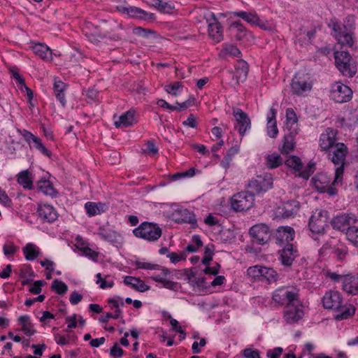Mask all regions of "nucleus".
<instances>
[{"instance_id": "nucleus-1", "label": "nucleus", "mask_w": 358, "mask_h": 358, "mask_svg": "<svg viewBox=\"0 0 358 358\" xmlns=\"http://www.w3.org/2000/svg\"><path fill=\"white\" fill-rule=\"evenodd\" d=\"M329 159L338 167L335 170V177L333 185L341 184L344 173V164L348 153L347 148L344 143H338L334 149L329 151Z\"/></svg>"}, {"instance_id": "nucleus-2", "label": "nucleus", "mask_w": 358, "mask_h": 358, "mask_svg": "<svg viewBox=\"0 0 358 358\" xmlns=\"http://www.w3.org/2000/svg\"><path fill=\"white\" fill-rule=\"evenodd\" d=\"M334 59L336 67L343 76L352 78L357 73L356 64L348 52L336 51Z\"/></svg>"}, {"instance_id": "nucleus-3", "label": "nucleus", "mask_w": 358, "mask_h": 358, "mask_svg": "<svg viewBox=\"0 0 358 358\" xmlns=\"http://www.w3.org/2000/svg\"><path fill=\"white\" fill-rule=\"evenodd\" d=\"M329 213L322 209H316L312 214L308 222V228L312 234V237L316 240L315 235H323L325 233V227H327Z\"/></svg>"}, {"instance_id": "nucleus-4", "label": "nucleus", "mask_w": 358, "mask_h": 358, "mask_svg": "<svg viewBox=\"0 0 358 358\" xmlns=\"http://www.w3.org/2000/svg\"><path fill=\"white\" fill-rule=\"evenodd\" d=\"M333 31L332 35L338 43L342 46L352 47L354 44L355 33L352 30L347 29L346 25H341V23L331 20L329 24Z\"/></svg>"}, {"instance_id": "nucleus-5", "label": "nucleus", "mask_w": 358, "mask_h": 358, "mask_svg": "<svg viewBox=\"0 0 358 358\" xmlns=\"http://www.w3.org/2000/svg\"><path fill=\"white\" fill-rule=\"evenodd\" d=\"M133 234L137 238L154 242L162 236V231L157 224L143 222L133 230Z\"/></svg>"}, {"instance_id": "nucleus-6", "label": "nucleus", "mask_w": 358, "mask_h": 358, "mask_svg": "<svg viewBox=\"0 0 358 358\" xmlns=\"http://www.w3.org/2000/svg\"><path fill=\"white\" fill-rule=\"evenodd\" d=\"M273 299L279 305L285 306L298 303L300 301L299 289L289 287H281L273 292Z\"/></svg>"}, {"instance_id": "nucleus-7", "label": "nucleus", "mask_w": 358, "mask_h": 358, "mask_svg": "<svg viewBox=\"0 0 358 358\" xmlns=\"http://www.w3.org/2000/svg\"><path fill=\"white\" fill-rule=\"evenodd\" d=\"M255 203V194L250 191H243L234 194L231 199L232 209L245 211L250 209Z\"/></svg>"}, {"instance_id": "nucleus-8", "label": "nucleus", "mask_w": 358, "mask_h": 358, "mask_svg": "<svg viewBox=\"0 0 358 358\" xmlns=\"http://www.w3.org/2000/svg\"><path fill=\"white\" fill-rule=\"evenodd\" d=\"M205 19L208 24V33L209 37L215 42L220 43L224 38L223 28L215 15L209 12L205 15Z\"/></svg>"}, {"instance_id": "nucleus-9", "label": "nucleus", "mask_w": 358, "mask_h": 358, "mask_svg": "<svg viewBox=\"0 0 358 358\" xmlns=\"http://www.w3.org/2000/svg\"><path fill=\"white\" fill-rule=\"evenodd\" d=\"M273 187V178L271 174L258 176L255 179L251 180L248 188L255 194L266 192Z\"/></svg>"}, {"instance_id": "nucleus-10", "label": "nucleus", "mask_w": 358, "mask_h": 358, "mask_svg": "<svg viewBox=\"0 0 358 358\" xmlns=\"http://www.w3.org/2000/svg\"><path fill=\"white\" fill-rule=\"evenodd\" d=\"M358 221L357 216L353 213H341L333 217L331 220L332 227L338 231H348Z\"/></svg>"}, {"instance_id": "nucleus-11", "label": "nucleus", "mask_w": 358, "mask_h": 358, "mask_svg": "<svg viewBox=\"0 0 358 358\" xmlns=\"http://www.w3.org/2000/svg\"><path fill=\"white\" fill-rule=\"evenodd\" d=\"M305 75L296 73L292 80L291 89L293 94L298 96H305L310 92L312 84Z\"/></svg>"}, {"instance_id": "nucleus-12", "label": "nucleus", "mask_w": 358, "mask_h": 358, "mask_svg": "<svg viewBox=\"0 0 358 358\" xmlns=\"http://www.w3.org/2000/svg\"><path fill=\"white\" fill-rule=\"evenodd\" d=\"M352 95V90L341 83H336L331 87V98L337 103H342L350 101Z\"/></svg>"}, {"instance_id": "nucleus-13", "label": "nucleus", "mask_w": 358, "mask_h": 358, "mask_svg": "<svg viewBox=\"0 0 358 358\" xmlns=\"http://www.w3.org/2000/svg\"><path fill=\"white\" fill-rule=\"evenodd\" d=\"M250 234L257 243L264 245L270 240L271 231L266 224H259L250 229Z\"/></svg>"}, {"instance_id": "nucleus-14", "label": "nucleus", "mask_w": 358, "mask_h": 358, "mask_svg": "<svg viewBox=\"0 0 358 358\" xmlns=\"http://www.w3.org/2000/svg\"><path fill=\"white\" fill-rule=\"evenodd\" d=\"M322 301L325 309L335 310L341 308L343 299L338 291L329 290L325 292Z\"/></svg>"}, {"instance_id": "nucleus-15", "label": "nucleus", "mask_w": 358, "mask_h": 358, "mask_svg": "<svg viewBox=\"0 0 358 358\" xmlns=\"http://www.w3.org/2000/svg\"><path fill=\"white\" fill-rule=\"evenodd\" d=\"M301 302L285 306L284 310V319L287 323H296L303 315Z\"/></svg>"}, {"instance_id": "nucleus-16", "label": "nucleus", "mask_w": 358, "mask_h": 358, "mask_svg": "<svg viewBox=\"0 0 358 358\" xmlns=\"http://www.w3.org/2000/svg\"><path fill=\"white\" fill-rule=\"evenodd\" d=\"M233 115L236 121V127H238L240 135L243 136L248 129H250V120L246 113L240 108H236L233 111Z\"/></svg>"}, {"instance_id": "nucleus-17", "label": "nucleus", "mask_w": 358, "mask_h": 358, "mask_svg": "<svg viewBox=\"0 0 358 358\" xmlns=\"http://www.w3.org/2000/svg\"><path fill=\"white\" fill-rule=\"evenodd\" d=\"M116 9L123 13L129 15L131 17H136L141 20L152 19L154 15L152 13H148L144 10L135 6H117Z\"/></svg>"}, {"instance_id": "nucleus-18", "label": "nucleus", "mask_w": 358, "mask_h": 358, "mask_svg": "<svg viewBox=\"0 0 358 358\" xmlns=\"http://www.w3.org/2000/svg\"><path fill=\"white\" fill-rule=\"evenodd\" d=\"M336 132L331 128H327L320 137V147L322 151H329L336 145Z\"/></svg>"}, {"instance_id": "nucleus-19", "label": "nucleus", "mask_w": 358, "mask_h": 358, "mask_svg": "<svg viewBox=\"0 0 358 358\" xmlns=\"http://www.w3.org/2000/svg\"><path fill=\"white\" fill-rule=\"evenodd\" d=\"M294 236V230L291 227H279L276 230V243L280 246L290 244Z\"/></svg>"}, {"instance_id": "nucleus-20", "label": "nucleus", "mask_w": 358, "mask_h": 358, "mask_svg": "<svg viewBox=\"0 0 358 358\" xmlns=\"http://www.w3.org/2000/svg\"><path fill=\"white\" fill-rule=\"evenodd\" d=\"M297 256V250L292 244H287L280 251V261L284 266H289Z\"/></svg>"}, {"instance_id": "nucleus-21", "label": "nucleus", "mask_w": 358, "mask_h": 358, "mask_svg": "<svg viewBox=\"0 0 358 358\" xmlns=\"http://www.w3.org/2000/svg\"><path fill=\"white\" fill-rule=\"evenodd\" d=\"M38 216L43 220L48 222H52L57 218V213L55 208L50 205L39 206L37 210Z\"/></svg>"}, {"instance_id": "nucleus-22", "label": "nucleus", "mask_w": 358, "mask_h": 358, "mask_svg": "<svg viewBox=\"0 0 358 358\" xmlns=\"http://www.w3.org/2000/svg\"><path fill=\"white\" fill-rule=\"evenodd\" d=\"M299 209V203L292 200L278 208V213L284 218H289L297 213Z\"/></svg>"}, {"instance_id": "nucleus-23", "label": "nucleus", "mask_w": 358, "mask_h": 358, "mask_svg": "<svg viewBox=\"0 0 358 358\" xmlns=\"http://www.w3.org/2000/svg\"><path fill=\"white\" fill-rule=\"evenodd\" d=\"M296 134H293V131H289L287 134L285 135L282 145L279 148L281 154L287 155L294 150L296 145L295 136Z\"/></svg>"}, {"instance_id": "nucleus-24", "label": "nucleus", "mask_w": 358, "mask_h": 358, "mask_svg": "<svg viewBox=\"0 0 358 358\" xmlns=\"http://www.w3.org/2000/svg\"><path fill=\"white\" fill-rule=\"evenodd\" d=\"M241 55V50L236 45L228 43L222 45V48L218 54L222 59H227L229 57H239Z\"/></svg>"}, {"instance_id": "nucleus-25", "label": "nucleus", "mask_w": 358, "mask_h": 358, "mask_svg": "<svg viewBox=\"0 0 358 358\" xmlns=\"http://www.w3.org/2000/svg\"><path fill=\"white\" fill-rule=\"evenodd\" d=\"M337 314L335 315L334 317L337 320H346L353 315L355 313V307L351 304L344 303L343 301L341 308L335 310Z\"/></svg>"}, {"instance_id": "nucleus-26", "label": "nucleus", "mask_w": 358, "mask_h": 358, "mask_svg": "<svg viewBox=\"0 0 358 358\" xmlns=\"http://www.w3.org/2000/svg\"><path fill=\"white\" fill-rule=\"evenodd\" d=\"M285 127L289 131H293V134H298L297 117L292 108H287L286 110Z\"/></svg>"}, {"instance_id": "nucleus-27", "label": "nucleus", "mask_w": 358, "mask_h": 358, "mask_svg": "<svg viewBox=\"0 0 358 358\" xmlns=\"http://www.w3.org/2000/svg\"><path fill=\"white\" fill-rule=\"evenodd\" d=\"M343 289L346 292L357 295L358 294V275L350 278H343Z\"/></svg>"}, {"instance_id": "nucleus-28", "label": "nucleus", "mask_w": 358, "mask_h": 358, "mask_svg": "<svg viewBox=\"0 0 358 358\" xmlns=\"http://www.w3.org/2000/svg\"><path fill=\"white\" fill-rule=\"evenodd\" d=\"M275 115L276 110L271 108L270 109V115L267 117V134L271 138H275L278 134Z\"/></svg>"}, {"instance_id": "nucleus-29", "label": "nucleus", "mask_w": 358, "mask_h": 358, "mask_svg": "<svg viewBox=\"0 0 358 358\" xmlns=\"http://www.w3.org/2000/svg\"><path fill=\"white\" fill-rule=\"evenodd\" d=\"M124 283L141 292L150 289V286L145 285L143 280L133 276H126L124 279Z\"/></svg>"}, {"instance_id": "nucleus-30", "label": "nucleus", "mask_w": 358, "mask_h": 358, "mask_svg": "<svg viewBox=\"0 0 358 358\" xmlns=\"http://www.w3.org/2000/svg\"><path fill=\"white\" fill-rule=\"evenodd\" d=\"M134 110H129L120 116L119 120L115 121L114 124L117 128L121 127H128L135 122Z\"/></svg>"}, {"instance_id": "nucleus-31", "label": "nucleus", "mask_w": 358, "mask_h": 358, "mask_svg": "<svg viewBox=\"0 0 358 358\" xmlns=\"http://www.w3.org/2000/svg\"><path fill=\"white\" fill-rule=\"evenodd\" d=\"M315 188L320 192H324L327 187L330 184V180L326 174H317L312 178Z\"/></svg>"}, {"instance_id": "nucleus-32", "label": "nucleus", "mask_w": 358, "mask_h": 358, "mask_svg": "<svg viewBox=\"0 0 358 358\" xmlns=\"http://www.w3.org/2000/svg\"><path fill=\"white\" fill-rule=\"evenodd\" d=\"M24 257L28 261H33L40 255L39 248L34 243H29L22 248Z\"/></svg>"}, {"instance_id": "nucleus-33", "label": "nucleus", "mask_w": 358, "mask_h": 358, "mask_svg": "<svg viewBox=\"0 0 358 358\" xmlns=\"http://www.w3.org/2000/svg\"><path fill=\"white\" fill-rule=\"evenodd\" d=\"M248 73V65L246 62L243 59L238 60L236 65L235 77L238 81H244Z\"/></svg>"}, {"instance_id": "nucleus-34", "label": "nucleus", "mask_w": 358, "mask_h": 358, "mask_svg": "<svg viewBox=\"0 0 358 358\" xmlns=\"http://www.w3.org/2000/svg\"><path fill=\"white\" fill-rule=\"evenodd\" d=\"M66 88V85L61 80H56L54 83V92L56 98L58 101L62 103V106H65L66 105V99L64 90Z\"/></svg>"}, {"instance_id": "nucleus-35", "label": "nucleus", "mask_w": 358, "mask_h": 358, "mask_svg": "<svg viewBox=\"0 0 358 358\" xmlns=\"http://www.w3.org/2000/svg\"><path fill=\"white\" fill-rule=\"evenodd\" d=\"M178 213L180 215V222L189 223L192 224L193 227H196L197 220L193 212L189 210L187 208H185L178 210ZM178 222H180L179 220Z\"/></svg>"}, {"instance_id": "nucleus-36", "label": "nucleus", "mask_w": 358, "mask_h": 358, "mask_svg": "<svg viewBox=\"0 0 358 358\" xmlns=\"http://www.w3.org/2000/svg\"><path fill=\"white\" fill-rule=\"evenodd\" d=\"M34 52L43 59H52V52L50 49L44 44L38 43L33 47Z\"/></svg>"}, {"instance_id": "nucleus-37", "label": "nucleus", "mask_w": 358, "mask_h": 358, "mask_svg": "<svg viewBox=\"0 0 358 358\" xmlns=\"http://www.w3.org/2000/svg\"><path fill=\"white\" fill-rule=\"evenodd\" d=\"M17 182L24 189H31L33 188V182L28 170L22 171L18 173Z\"/></svg>"}, {"instance_id": "nucleus-38", "label": "nucleus", "mask_w": 358, "mask_h": 358, "mask_svg": "<svg viewBox=\"0 0 358 358\" xmlns=\"http://www.w3.org/2000/svg\"><path fill=\"white\" fill-rule=\"evenodd\" d=\"M278 278L279 275L274 269L264 266L262 273V280L260 281H266L268 283H273L277 282Z\"/></svg>"}, {"instance_id": "nucleus-39", "label": "nucleus", "mask_w": 358, "mask_h": 358, "mask_svg": "<svg viewBox=\"0 0 358 358\" xmlns=\"http://www.w3.org/2000/svg\"><path fill=\"white\" fill-rule=\"evenodd\" d=\"M38 189L45 194L54 196L56 195V191L49 180H41L38 182Z\"/></svg>"}, {"instance_id": "nucleus-40", "label": "nucleus", "mask_w": 358, "mask_h": 358, "mask_svg": "<svg viewBox=\"0 0 358 358\" xmlns=\"http://www.w3.org/2000/svg\"><path fill=\"white\" fill-rule=\"evenodd\" d=\"M283 159L278 154L268 155L266 157V166L269 169H275L282 164Z\"/></svg>"}, {"instance_id": "nucleus-41", "label": "nucleus", "mask_w": 358, "mask_h": 358, "mask_svg": "<svg viewBox=\"0 0 358 358\" xmlns=\"http://www.w3.org/2000/svg\"><path fill=\"white\" fill-rule=\"evenodd\" d=\"M285 164L294 171L300 172L302 170L303 163L301 159L295 155L288 158L285 162Z\"/></svg>"}, {"instance_id": "nucleus-42", "label": "nucleus", "mask_w": 358, "mask_h": 358, "mask_svg": "<svg viewBox=\"0 0 358 358\" xmlns=\"http://www.w3.org/2000/svg\"><path fill=\"white\" fill-rule=\"evenodd\" d=\"M234 15L242 18L245 20L247 22L250 23L252 24H256L258 22V15L256 13H247L245 11H238L235 12Z\"/></svg>"}, {"instance_id": "nucleus-43", "label": "nucleus", "mask_w": 358, "mask_h": 358, "mask_svg": "<svg viewBox=\"0 0 358 358\" xmlns=\"http://www.w3.org/2000/svg\"><path fill=\"white\" fill-rule=\"evenodd\" d=\"M263 269L264 266L259 265L250 266L247 270V274L255 280L260 281Z\"/></svg>"}, {"instance_id": "nucleus-44", "label": "nucleus", "mask_w": 358, "mask_h": 358, "mask_svg": "<svg viewBox=\"0 0 358 358\" xmlns=\"http://www.w3.org/2000/svg\"><path fill=\"white\" fill-rule=\"evenodd\" d=\"M102 207L103 205L101 203L98 204L93 202H87L85 205V208L89 216H94L96 215L100 214L101 208Z\"/></svg>"}, {"instance_id": "nucleus-45", "label": "nucleus", "mask_w": 358, "mask_h": 358, "mask_svg": "<svg viewBox=\"0 0 358 358\" xmlns=\"http://www.w3.org/2000/svg\"><path fill=\"white\" fill-rule=\"evenodd\" d=\"M347 239L355 247L358 248V227L350 228L346 232Z\"/></svg>"}, {"instance_id": "nucleus-46", "label": "nucleus", "mask_w": 358, "mask_h": 358, "mask_svg": "<svg viewBox=\"0 0 358 358\" xmlns=\"http://www.w3.org/2000/svg\"><path fill=\"white\" fill-rule=\"evenodd\" d=\"M51 288L52 290L55 291L58 294L63 295L64 294L67 290V285L62 281L55 279L51 285Z\"/></svg>"}, {"instance_id": "nucleus-47", "label": "nucleus", "mask_w": 358, "mask_h": 358, "mask_svg": "<svg viewBox=\"0 0 358 358\" xmlns=\"http://www.w3.org/2000/svg\"><path fill=\"white\" fill-rule=\"evenodd\" d=\"M132 33L139 37L149 38L151 35H155V31L149 29H145L141 27H137L133 29Z\"/></svg>"}, {"instance_id": "nucleus-48", "label": "nucleus", "mask_w": 358, "mask_h": 358, "mask_svg": "<svg viewBox=\"0 0 358 358\" xmlns=\"http://www.w3.org/2000/svg\"><path fill=\"white\" fill-rule=\"evenodd\" d=\"M153 6L162 13H170L173 8L170 3L162 0H154Z\"/></svg>"}, {"instance_id": "nucleus-49", "label": "nucleus", "mask_w": 358, "mask_h": 358, "mask_svg": "<svg viewBox=\"0 0 358 358\" xmlns=\"http://www.w3.org/2000/svg\"><path fill=\"white\" fill-rule=\"evenodd\" d=\"M159 270H161L160 273H155L150 277V278L155 282L162 283L166 280V277L170 274V271L165 267L161 266Z\"/></svg>"}, {"instance_id": "nucleus-50", "label": "nucleus", "mask_w": 358, "mask_h": 358, "mask_svg": "<svg viewBox=\"0 0 358 358\" xmlns=\"http://www.w3.org/2000/svg\"><path fill=\"white\" fill-rule=\"evenodd\" d=\"M213 250H214L213 245H208L205 247L204 256L202 259L203 264L206 265V266H208L209 264V262L213 259Z\"/></svg>"}, {"instance_id": "nucleus-51", "label": "nucleus", "mask_w": 358, "mask_h": 358, "mask_svg": "<svg viewBox=\"0 0 358 358\" xmlns=\"http://www.w3.org/2000/svg\"><path fill=\"white\" fill-rule=\"evenodd\" d=\"M182 88V84L180 82H175L173 84L167 85L165 86V90L169 94L176 96L178 92Z\"/></svg>"}, {"instance_id": "nucleus-52", "label": "nucleus", "mask_w": 358, "mask_h": 358, "mask_svg": "<svg viewBox=\"0 0 358 358\" xmlns=\"http://www.w3.org/2000/svg\"><path fill=\"white\" fill-rule=\"evenodd\" d=\"M46 282L44 280H36L34 282L33 285L29 289V292L34 294H38L42 291V286H43Z\"/></svg>"}, {"instance_id": "nucleus-53", "label": "nucleus", "mask_w": 358, "mask_h": 358, "mask_svg": "<svg viewBox=\"0 0 358 358\" xmlns=\"http://www.w3.org/2000/svg\"><path fill=\"white\" fill-rule=\"evenodd\" d=\"M135 264L138 268L149 269V270H159L160 268L159 265L151 264V263H148V262H142L137 261V262H136Z\"/></svg>"}, {"instance_id": "nucleus-54", "label": "nucleus", "mask_w": 358, "mask_h": 358, "mask_svg": "<svg viewBox=\"0 0 358 358\" xmlns=\"http://www.w3.org/2000/svg\"><path fill=\"white\" fill-rule=\"evenodd\" d=\"M16 251L17 248L13 243L5 244L3 247V254L7 257L13 255Z\"/></svg>"}, {"instance_id": "nucleus-55", "label": "nucleus", "mask_w": 358, "mask_h": 358, "mask_svg": "<svg viewBox=\"0 0 358 358\" xmlns=\"http://www.w3.org/2000/svg\"><path fill=\"white\" fill-rule=\"evenodd\" d=\"M82 251L86 257H89L90 259H92L94 262H97V258L99 256V253L93 250L92 249L88 247L83 248L82 249Z\"/></svg>"}, {"instance_id": "nucleus-56", "label": "nucleus", "mask_w": 358, "mask_h": 358, "mask_svg": "<svg viewBox=\"0 0 358 358\" xmlns=\"http://www.w3.org/2000/svg\"><path fill=\"white\" fill-rule=\"evenodd\" d=\"M123 354V350L117 343H115L110 350V355L114 358L121 357Z\"/></svg>"}, {"instance_id": "nucleus-57", "label": "nucleus", "mask_w": 358, "mask_h": 358, "mask_svg": "<svg viewBox=\"0 0 358 358\" xmlns=\"http://www.w3.org/2000/svg\"><path fill=\"white\" fill-rule=\"evenodd\" d=\"M314 164H309L308 166L303 171H301L299 176L304 179H308L314 170Z\"/></svg>"}, {"instance_id": "nucleus-58", "label": "nucleus", "mask_w": 358, "mask_h": 358, "mask_svg": "<svg viewBox=\"0 0 358 358\" xmlns=\"http://www.w3.org/2000/svg\"><path fill=\"white\" fill-rule=\"evenodd\" d=\"M0 202L6 207H10L12 205V201L8 197L6 192L0 188Z\"/></svg>"}, {"instance_id": "nucleus-59", "label": "nucleus", "mask_w": 358, "mask_h": 358, "mask_svg": "<svg viewBox=\"0 0 358 358\" xmlns=\"http://www.w3.org/2000/svg\"><path fill=\"white\" fill-rule=\"evenodd\" d=\"M194 103V98L191 97L188 99L187 101L180 103L178 102L176 103L177 105H178V109L179 111L184 110L190 106H193Z\"/></svg>"}, {"instance_id": "nucleus-60", "label": "nucleus", "mask_w": 358, "mask_h": 358, "mask_svg": "<svg viewBox=\"0 0 358 358\" xmlns=\"http://www.w3.org/2000/svg\"><path fill=\"white\" fill-rule=\"evenodd\" d=\"M82 299L83 295L81 294H79L76 291H73L70 295L69 301L72 305H76L81 301Z\"/></svg>"}, {"instance_id": "nucleus-61", "label": "nucleus", "mask_w": 358, "mask_h": 358, "mask_svg": "<svg viewBox=\"0 0 358 358\" xmlns=\"http://www.w3.org/2000/svg\"><path fill=\"white\" fill-rule=\"evenodd\" d=\"M182 124L191 128H196L197 124L195 116L193 114H190L187 119L182 122Z\"/></svg>"}, {"instance_id": "nucleus-62", "label": "nucleus", "mask_w": 358, "mask_h": 358, "mask_svg": "<svg viewBox=\"0 0 358 358\" xmlns=\"http://www.w3.org/2000/svg\"><path fill=\"white\" fill-rule=\"evenodd\" d=\"M243 356L245 358H261L257 350L246 348L243 350Z\"/></svg>"}, {"instance_id": "nucleus-63", "label": "nucleus", "mask_w": 358, "mask_h": 358, "mask_svg": "<svg viewBox=\"0 0 358 358\" xmlns=\"http://www.w3.org/2000/svg\"><path fill=\"white\" fill-rule=\"evenodd\" d=\"M145 152L151 156H154L158 152V149L152 141H148L147 143V149Z\"/></svg>"}, {"instance_id": "nucleus-64", "label": "nucleus", "mask_w": 358, "mask_h": 358, "mask_svg": "<svg viewBox=\"0 0 358 358\" xmlns=\"http://www.w3.org/2000/svg\"><path fill=\"white\" fill-rule=\"evenodd\" d=\"M22 331L28 336H32L36 333V330L34 329V324L32 323L22 327Z\"/></svg>"}]
</instances>
